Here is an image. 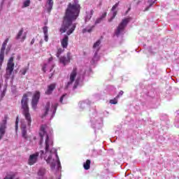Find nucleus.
<instances>
[{"instance_id":"1","label":"nucleus","mask_w":179,"mask_h":179,"mask_svg":"<svg viewBox=\"0 0 179 179\" xmlns=\"http://www.w3.org/2000/svg\"><path fill=\"white\" fill-rule=\"evenodd\" d=\"M80 12V5L78 0H73V3H70L66 10V15L63 21L60 32L66 33L67 36H71L75 29H76V23H73L76 19H78L79 13Z\"/></svg>"},{"instance_id":"2","label":"nucleus","mask_w":179,"mask_h":179,"mask_svg":"<svg viewBox=\"0 0 179 179\" xmlns=\"http://www.w3.org/2000/svg\"><path fill=\"white\" fill-rule=\"evenodd\" d=\"M45 129H47V125L42 124L41 126V129L39 132V136H41V141L39 145H42L44 136H46L45 147L46 156L44 157V159L47 162V163L50 164L51 169H55V164L52 163V155H51V152H49L50 146H52V145L54 144V141L50 139V137L48 136V134H47V131H45Z\"/></svg>"},{"instance_id":"3","label":"nucleus","mask_w":179,"mask_h":179,"mask_svg":"<svg viewBox=\"0 0 179 179\" xmlns=\"http://www.w3.org/2000/svg\"><path fill=\"white\" fill-rule=\"evenodd\" d=\"M29 96H31V92H27L22 95L21 99V108L22 115H24L28 127H31V115H30V109L29 108Z\"/></svg>"},{"instance_id":"4","label":"nucleus","mask_w":179,"mask_h":179,"mask_svg":"<svg viewBox=\"0 0 179 179\" xmlns=\"http://www.w3.org/2000/svg\"><path fill=\"white\" fill-rule=\"evenodd\" d=\"M129 20H131L129 17L122 20L115 31V36H116V37H120V36H122L125 33V27H127V24L129 22Z\"/></svg>"},{"instance_id":"5","label":"nucleus","mask_w":179,"mask_h":179,"mask_svg":"<svg viewBox=\"0 0 179 179\" xmlns=\"http://www.w3.org/2000/svg\"><path fill=\"white\" fill-rule=\"evenodd\" d=\"M41 96V92H40V91H36L33 94L31 102L33 110H36V108H37V104H38V101L40 100Z\"/></svg>"},{"instance_id":"6","label":"nucleus","mask_w":179,"mask_h":179,"mask_svg":"<svg viewBox=\"0 0 179 179\" xmlns=\"http://www.w3.org/2000/svg\"><path fill=\"white\" fill-rule=\"evenodd\" d=\"M7 120H8V115H6L4 116V119L3 120L2 122L0 123V141L2 140V138H3L6 132Z\"/></svg>"},{"instance_id":"7","label":"nucleus","mask_w":179,"mask_h":179,"mask_svg":"<svg viewBox=\"0 0 179 179\" xmlns=\"http://www.w3.org/2000/svg\"><path fill=\"white\" fill-rule=\"evenodd\" d=\"M77 75H78V68L73 67L70 74L69 82H68L67 86H70V85H72L75 82V79H76Z\"/></svg>"},{"instance_id":"8","label":"nucleus","mask_w":179,"mask_h":179,"mask_svg":"<svg viewBox=\"0 0 179 179\" xmlns=\"http://www.w3.org/2000/svg\"><path fill=\"white\" fill-rule=\"evenodd\" d=\"M40 152H35L29 156L28 159V164L29 166H33V164H36L37 163V160H38V156Z\"/></svg>"},{"instance_id":"9","label":"nucleus","mask_w":179,"mask_h":179,"mask_svg":"<svg viewBox=\"0 0 179 179\" xmlns=\"http://www.w3.org/2000/svg\"><path fill=\"white\" fill-rule=\"evenodd\" d=\"M120 6V1H118L117 3H116L111 8V14L112 16L110 17V18H109L108 20V22H113V20H114V19L115 18V17L117 16V8H118V6Z\"/></svg>"},{"instance_id":"10","label":"nucleus","mask_w":179,"mask_h":179,"mask_svg":"<svg viewBox=\"0 0 179 179\" xmlns=\"http://www.w3.org/2000/svg\"><path fill=\"white\" fill-rule=\"evenodd\" d=\"M59 59L60 64H62L64 65V66L68 65V64H69V62H71V52H69L67 53L66 57L62 56V57H59Z\"/></svg>"},{"instance_id":"11","label":"nucleus","mask_w":179,"mask_h":179,"mask_svg":"<svg viewBox=\"0 0 179 179\" xmlns=\"http://www.w3.org/2000/svg\"><path fill=\"white\" fill-rule=\"evenodd\" d=\"M26 37H27V34L26 32H24V30L23 29V28H22L17 33L15 38L16 40H18L19 41H24V40H26Z\"/></svg>"},{"instance_id":"12","label":"nucleus","mask_w":179,"mask_h":179,"mask_svg":"<svg viewBox=\"0 0 179 179\" xmlns=\"http://www.w3.org/2000/svg\"><path fill=\"white\" fill-rule=\"evenodd\" d=\"M13 69H15V63H7V67L6 69L7 76H10V75H12Z\"/></svg>"},{"instance_id":"13","label":"nucleus","mask_w":179,"mask_h":179,"mask_svg":"<svg viewBox=\"0 0 179 179\" xmlns=\"http://www.w3.org/2000/svg\"><path fill=\"white\" fill-rule=\"evenodd\" d=\"M155 2H156V0H151L147 2H145L143 6L142 10L143 12H147V10H149V8L152 6V5H153V3H155Z\"/></svg>"},{"instance_id":"14","label":"nucleus","mask_w":179,"mask_h":179,"mask_svg":"<svg viewBox=\"0 0 179 179\" xmlns=\"http://www.w3.org/2000/svg\"><path fill=\"white\" fill-rule=\"evenodd\" d=\"M57 86V84L55 83H52L50 85H49L48 86V89L45 91V94L50 95V94H52V92H54V90H55V87Z\"/></svg>"},{"instance_id":"15","label":"nucleus","mask_w":179,"mask_h":179,"mask_svg":"<svg viewBox=\"0 0 179 179\" xmlns=\"http://www.w3.org/2000/svg\"><path fill=\"white\" fill-rule=\"evenodd\" d=\"M53 5H54V1L52 0H47L45 8L48 13L51 12Z\"/></svg>"},{"instance_id":"16","label":"nucleus","mask_w":179,"mask_h":179,"mask_svg":"<svg viewBox=\"0 0 179 179\" xmlns=\"http://www.w3.org/2000/svg\"><path fill=\"white\" fill-rule=\"evenodd\" d=\"M21 132L22 137H24V139H27V130L26 129V124H22Z\"/></svg>"},{"instance_id":"17","label":"nucleus","mask_w":179,"mask_h":179,"mask_svg":"<svg viewBox=\"0 0 179 179\" xmlns=\"http://www.w3.org/2000/svg\"><path fill=\"white\" fill-rule=\"evenodd\" d=\"M93 13H94V11L93 10H90V11L87 12V15L85 18V22H89L90 19H92V16H93Z\"/></svg>"},{"instance_id":"18","label":"nucleus","mask_w":179,"mask_h":179,"mask_svg":"<svg viewBox=\"0 0 179 179\" xmlns=\"http://www.w3.org/2000/svg\"><path fill=\"white\" fill-rule=\"evenodd\" d=\"M50 107H51V103H50V101H48L46 103V105L45 106V113L42 116V118H44L45 115H48V111H50Z\"/></svg>"},{"instance_id":"19","label":"nucleus","mask_w":179,"mask_h":179,"mask_svg":"<svg viewBox=\"0 0 179 179\" xmlns=\"http://www.w3.org/2000/svg\"><path fill=\"white\" fill-rule=\"evenodd\" d=\"M45 41H48V27L45 26L43 27Z\"/></svg>"},{"instance_id":"20","label":"nucleus","mask_w":179,"mask_h":179,"mask_svg":"<svg viewBox=\"0 0 179 179\" xmlns=\"http://www.w3.org/2000/svg\"><path fill=\"white\" fill-rule=\"evenodd\" d=\"M67 47H68L67 45H62L57 49V58H59V55H61V54H62V52L65 51V48H66Z\"/></svg>"},{"instance_id":"21","label":"nucleus","mask_w":179,"mask_h":179,"mask_svg":"<svg viewBox=\"0 0 179 179\" xmlns=\"http://www.w3.org/2000/svg\"><path fill=\"white\" fill-rule=\"evenodd\" d=\"M92 164V161L90 159H87L85 162L83 164V168L85 170H90V164Z\"/></svg>"},{"instance_id":"22","label":"nucleus","mask_w":179,"mask_h":179,"mask_svg":"<svg viewBox=\"0 0 179 179\" xmlns=\"http://www.w3.org/2000/svg\"><path fill=\"white\" fill-rule=\"evenodd\" d=\"M93 29H94V25L88 26L83 29V33H92Z\"/></svg>"},{"instance_id":"23","label":"nucleus","mask_w":179,"mask_h":179,"mask_svg":"<svg viewBox=\"0 0 179 179\" xmlns=\"http://www.w3.org/2000/svg\"><path fill=\"white\" fill-rule=\"evenodd\" d=\"M57 108H58V103H55L52 105L50 111L52 112V115H55L57 113Z\"/></svg>"},{"instance_id":"24","label":"nucleus","mask_w":179,"mask_h":179,"mask_svg":"<svg viewBox=\"0 0 179 179\" xmlns=\"http://www.w3.org/2000/svg\"><path fill=\"white\" fill-rule=\"evenodd\" d=\"M30 3H31V1L30 0H24L22 3V8H29V6H30Z\"/></svg>"},{"instance_id":"25","label":"nucleus","mask_w":179,"mask_h":179,"mask_svg":"<svg viewBox=\"0 0 179 179\" xmlns=\"http://www.w3.org/2000/svg\"><path fill=\"white\" fill-rule=\"evenodd\" d=\"M45 175V169L44 168H41L38 171V176L43 177V176Z\"/></svg>"},{"instance_id":"26","label":"nucleus","mask_w":179,"mask_h":179,"mask_svg":"<svg viewBox=\"0 0 179 179\" xmlns=\"http://www.w3.org/2000/svg\"><path fill=\"white\" fill-rule=\"evenodd\" d=\"M68 36H65L64 38L62 40V45H68Z\"/></svg>"},{"instance_id":"27","label":"nucleus","mask_w":179,"mask_h":179,"mask_svg":"<svg viewBox=\"0 0 179 179\" xmlns=\"http://www.w3.org/2000/svg\"><path fill=\"white\" fill-rule=\"evenodd\" d=\"M27 71H29L28 67H24V68L22 69L20 71V75H26V73H27Z\"/></svg>"},{"instance_id":"28","label":"nucleus","mask_w":179,"mask_h":179,"mask_svg":"<svg viewBox=\"0 0 179 179\" xmlns=\"http://www.w3.org/2000/svg\"><path fill=\"white\" fill-rule=\"evenodd\" d=\"M109 103H110V104H117L118 103V98L116 96L114 99H110Z\"/></svg>"},{"instance_id":"29","label":"nucleus","mask_w":179,"mask_h":179,"mask_svg":"<svg viewBox=\"0 0 179 179\" xmlns=\"http://www.w3.org/2000/svg\"><path fill=\"white\" fill-rule=\"evenodd\" d=\"M18 129H19V116L16 117V120H15V131H17Z\"/></svg>"},{"instance_id":"30","label":"nucleus","mask_w":179,"mask_h":179,"mask_svg":"<svg viewBox=\"0 0 179 179\" xmlns=\"http://www.w3.org/2000/svg\"><path fill=\"white\" fill-rule=\"evenodd\" d=\"M5 50H6V47L3 45L1 48L0 54L5 55Z\"/></svg>"},{"instance_id":"31","label":"nucleus","mask_w":179,"mask_h":179,"mask_svg":"<svg viewBox=\"0 0 179 179\" xmlns=\"http://www.w3.org/2000/svg\"><path fill=\"white\" fill-rule=\"evenodd\" d=\"M15 178V175H7L3 179H13Z\"/></svg>"},{"instance_id":"32","label":"nucleus","mask_w":179,"mask_h":179,"mask_svg":"<svg viewBox=\"0 0 179 179\" xmlns=\"http://www.w3.org/2000/svg\"><path fill=\"white\" fill-rule=\"evenodd\" d=\"M101 40H102V38L98 39V40L94 43V45H100V44H101Z\"/></svg>"},{"instance_id":"33","label":"nucleus","mask_w":179,"mask_h":179,"mask_svg":"<svg viewBox=\"0 0 179 179\" xmlns=\"http://www.w3.org/2000/svg\"><path fill=\"white\" fill-rule=\"evenodd\" d=\"M3 59H5V55L0 54V64L3 62Z\"/></svg>"},{"instance_id":"34","label":"nucleus","mask_w":179,"mask_h":179,"mask_svg":"<svg viewBox=\"0 0 179 179\" xmlns=\"http://www.w3.org/2000/svg\"><path fill=\"white\" fill-rule=\"evenodd\" d=\"M101 20H103V19L101 17L96 19V20L95 21V24H99V23H101Z\"/></svg>"},{"instance_id":"35","label":"nucleus","mask_w":179,"mask_h":179,"mask_svg":"<svg viewBox=\"0 0 179 179\" xmlns=\"http://www.w3.org/2000/svg\"><path fill=\"white\" fill-rule=\"evenodd\" d=\"M64 97H66V94H63V95L61 96V98H60L59 101H60V103H62V104L63 103L62 101H64Z\"/></svg>"},{"instance_id":"36","label":"nucleus","mask_w":179,"mask_h":179,"mask_svg":"<svg viewBox=\"0 0 179 179\" xmlns=\"http://www.w3.org/2000/svg\"><path fill=\"white\" fill-rule=\"evenodd\" d=\"M8 43H9V38H7L5 39L2 45H6L8 44Z\"/></svg>"},{"instance_id":"37","label":"nucleus","mask_w":179,"mask_h":179,"mask_svg":"<svg viewBox=\"0 0 179 179\" xmlns=\"http://www.w3.org/2000/svg\"><path fill=\"white\" fill-rule=\"evenodd\" d=\"M122 94H124V91H120V92H119V94L117 95V99H120V96H122Z\"/></svg>"},{"instance_id":"38","label":"nucleus","mask_w":179,"mask_h":179,"mask_svg":"<svg viewBox=\"0 0 179 179\" xmlns=\"http://www.w3.org/2000/svg\"><path fill=\"white\" fill-rule=\"evenodd\" d=\"M8 63V64H14V63H13V57H11L9 59Z\"/></svg>"},{"instance_id":"39","label":"nucleus","mask_w":179,"mask_h":179,"mask_svg":"<svg viewBox=\"0 0 179 179\" xmlns=\"http://www.w3.org/2000/svg\"><path fill=\"white\" fill-rule=\"evenodd\" d=\"M47 69V64H44L42 67V70L43 71V72H46Z\"/></svg>"},{"instance_id":"40","label":"nucleus","mask_w":179,"mask_h":179,"mask_svg":"<svg viewBox=\"0 0 179 179\" xmlns=\"http://www.w3.org/2000/svg\"><path fill=\"white\" fill-rule=\"evenodd\" d=\"M106 16H107V13H103L100 17L101 19H104V17H106Z\"/></svg>"},{"instance_id":"41","label":"nucleus","mask_w":179,"mask_h":179,"mask_svg":"<svg viewBox=\"0 0 179 179\" xmlns=\"http://www.w3.org/2000/svg\"><path fill=\"white\" fill-rule=\"evenodd\" d=\"M6 93V89H4L1 93V96L3 97Z\"/></svg>"},{"instance_id":"42","label":"nucleus","mask_w":179,"mask_h":179,"mask_svg":"<svg viewBox=\"0 0 179 179\" xmlns=\"http://www.w3.org/2000/svg\"><path fill=\"white\" fill-rule=\"evenodd\" d=\"M56 157H57V160H58V164H59V166H60L61 165V162H59V158L58 157V155L57 154H56Z\"/></svg>"},{"instance_id":"43","label":"nucleus","mask_w":179,"mask_h":179,"mask_svg":"<svg viewBox=\"0 0 179 179\" xmlns=\"http://www.w3.org/2000/svg\"><path fill=\"white\" fill-rule=\"evenodd\" d=\"M40 153H41V157H43V155H44V150H41Z\"/></svg>"},{"instance_id":"44","label":"nucleus","mask_w":179,"mask_h":179,"mask_svg":"<svg viewBox=\"0 0 179 179\" xmlns=\"http://www.w3.org/2000/svg\"><path fill=\"white\" fill-rule=\"evenodd\" d=\"M49 61H52V58L50 57V58L49 59Z\"/></svg>"},{"instance_id":"45","label":"nucleus","mask_w":179,"mask_h":179,"mask_svg":"<svg viewBox=\"0 0 179 179\" xmlns=\"http://www.w3.org/2000/svg\"><path fill=\"white\" fill-rule=\"evenodd\" d=\"M96 47H97V46H96V45H94V46H93V48H96Z\"/></svg>"},{"instance_id":"46","label":"nucleus","mask_w":179,"mask_h":179,"mask_svg":"<svg viewBox=\"0 0 179 179\" xmlns=\"http://www.w3.org/2000/svg\"><path fill=\"white\" fill-rule=\"evenodd\" d=\"M52 76V74L51 75V76L49 78L51 79Z\"/></svg>"},{"instance_id":"47","label":"nucleus","mask_w":179,"mask_h":179,"mask_svg":"<svg viewBox=\"0 0 179 179\" xmlns=\"http://www.w3.org/2000/svg\"><path fill=\"white\" fill-rule=\"evenodd\" d=\"M31 44H33V42H31Z\"/></svg>"},{"instance_id":"48","label":"nucleus","mask_w":179,"mask_h":179,"mask_svg":"<svg viewBox=\"0 0 179 179\" xmlns=\"http://www.w3.org/2000/svg\"><path fill=\"white\" fill-rule=\"evenodd\" d=\"M0 87H1V84H0Z\"/></svg>"},{"instance_id":"49","label":"nucleus","mask_w":179,"mask_h":179,"mask_svg":"<svg viewBox=\"0 0 179 179\" xmlns=\"http://www.w3.org/2000/svg\"><path fill=\"white\" fill-rule=\"evenodd\" d=\"M39 1H41V0H39Z\"/></svg>"}]
</instances>
